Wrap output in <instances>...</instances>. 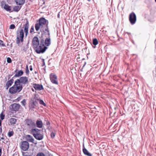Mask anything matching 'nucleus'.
<instances>
[{"instance_id": "nucleus-1", "label": "nucleus", "mask_w": 156, "mask_h": 156, "mask_svg": "<svg viewBox=\"0 0 156 156\" xmlns=\"http://www.w3.org/2000/svg\"><path fill=\"white\" fill-rule=\"evenodd\" d=\"M44 40L41 39L40 41L37 37H34L33 39L32 45L36 52L38 54L44 53L47 48L44 45Z\"/></svg>"}, {"instance_id": "nucleus-2", "label": "nucleus", "mask_w": 156, "mask_h": 156, "mask_svg": "<svg viewBox=\"0 0 156 156\" xmlns=\"http://www.w3.org/2000/svg\"><path fill=\"white\" fill-rule=\"evenodd\" d=\"M48 20L44 18L41 17L39 20V23L35 25V28L37 31H38L39 29H41L45 33L46 32L48 33V35L50 36L49 31L48 30Z\"/></svg>"}, {"instance_id": "nucleus-3", "label": "nucleus", "mask_w": 156, "mask_h": 156, "mask_svg": "<svg viewBox=\"0 0 156 156\" xmlns=\"http://www.w3.org/2000/svg\"><path fill=\"white\" fill-rule=\"evenodd\" d=\"M29 27V23L27 21L26 23L23 25V29H22L20 31H17V37L16 39V43L19 44L20 42L23 41V38L24 36L23 30L26 37L27 36Z\"/></svg>"}, {"instance_id": "nucleus-4", "label": "nucleus", "mask_w": 156, "mask_h": 156, "mask_svg": "<svg viewBox=\"0 0 156 156\" xmlns=\"http://www.w3.org/2000/svg\"><path fill=\"white\" fill-rule=\"evenodd\" d=\"M23 88L15 81L14 85L9 88V92L11 94H15L20 92Z\"/></svg>"}, {"instance_id": "nucleus-5", "label": "nucleus", "mask_w": 156, "mask_h": 156, "mask_svg": "<svg viewBox=\"0 0 156 156\" xmlns=\"http://www.w3.org/2000/svg\"><path fill=\"white\" fill-rule=\"evenodd\" d=\"M30 132L35 138L38 140H42L43 138V135L40 133V131L37 129H31Z\"/></svg>"}, {"instance_id": "nucleus-6", "label": "nucleus", "mask_w": 156, "mask_h": 156, "mask_svg": "<svg viewBox=\"0 0 156 156\" xmlns=\"http://www.w3.org/2000/svg\"><path fill=\"white\" fill-rule=\"evenodd\" d=\"M22 88L23 87L29 83L28 78L26 76H22L16 79L15 81Z\"/></svg>"}, {"instance_id": "nucleus-7", "label": "nucleus", "mask_w": 156, "mask_h": 156, "mask_svg": "<svg viewBox=\"0 0 156 156\" xmlns=\"http://www.w3.org/2000/svg\"><path fill=\"white\" fill-rule=\"evenodd\" d=\"M25 125L30 129H33L36 126L35 122L30 119H27L25 120Z\"/></svg>"}, {"instance_id": "nucleus-8", "label": "nucleus", "mask_w": 156, "mask_h": 156, "mask_svg": "<svg viewBox=\"0 0 156 156\" xmlns=\"http://www.w3.org/2000/svg\"><path fill=\"white\" fill-rule=\"evenodd\" d=\"M129 20L131 24H134L135 23L136 20V17L134 13L132 12L130 14Z\"/></svg>"}, {"instance_id": "nucleus-9", "label": "nucleus", "mask_w": 156, "mask_h": 156, "mask_svg": "<svg viewBox=\"0 0 156 156\" xmlns=\"http://www.w3.org/2000/svg\"><path fill=\"white\" fill-rule=\"evenodd\" d=\"M21 149L24 151H26L28 150L29 147V144L27 141H23L21 142L20 146Z\"/></svg>"}, {"instance_id": "nucleus-10", "label": "nucleus", "mask_w": 156, "mask_h": 156, "mask_svg": "<svg viewBox=\"0 0 156 156\" xmlns=\"http://www.w3.org/2000/svg\"><path fill=\"white\" fill-rule=\"evenodd\" d=\"M50 78L51 82L54 84L58 85V82L57 80V76L55 74L51 73L50 75Z\"/></svg>"}, {"instance_id": "nucleus-11", "label": "nucleus", "mask_w": 156, "mask_h": 156, "mask_svg": "<svg viewBox=\"0 0 156 156\" xmlns=\"http://www.w3.org/2000/svg\"><path fill=\"white\" fill-rule=\"evenodd\" d=\"M14 82V80L11 79L9 80H8L5 86V87L6 90H8L9 88L10 87L13 83Z\"/></svg>"}, {"instance_id": "nucleus-12", "label": "nucleus", "mask_w": 156, "mask_h": 156, "mask_svg": "<svg viewBox=\"0 0 156 156\" xmlns=\"http://www.w3.org/2000/svg\"><path fill=\"white\" fill-rule=\"evenodd\" d=\"M33 87L35 90H41L44 89L42 85L39 84L34 83L33 85Z\"/></svg>"}, {"instance_id": "nucleus-13", "label": "nucleus", "mask_w": 156, "mask_h": 156, "mask_svg": "<svg viewBox=\"0 0 156 156\" xmlns=\"http://www.w3.org/2000/svg\"><path fill=\"white\" fill-rule=\"evenodd\" d=\"M20 105L17 104L15 103L12 105V110L14 111H17L19 109Z\"/></svg>"}, {"instance_id": "nucleus-14", "label": "nucleus", "mask_w": 156, "mask_h": 156, "mask_svg": "<svg viewBox=\"0 0 156 156\" xmlns=\"http://www.w3.org/2000/svg\"><path fill=\"white\" fill-rule=\"evenodd\" d=\"M25 138L28 141L34 143V140L31 135H27L25 136Z\"/></svg>"}, {"instance_id": "nucleus-15", "label": "nucleus", "mask_w": 156, "mask_h": 156, "mask_svg": "<svg viewBox=\"0 0 156 156\" xmlns=\"http://www.w3.org/2000/svg\"><path fill=\"white\" fill-rule=\"evenodd\" d=\"M51 44V39L49 37L46 38L44 41V45L45 44L46 46H49Z\"/></svg>"}, {"instance_id": "nucleus-16", "label": "nucleus", "mask_w": 156, "mask_h": 156, "mask_svg": "<svg viewBox=\"0 0 156 156\" xmlns=\"http://www.w3.org/2000/svg\"><path fill=\"white\" fill-rule=\"evenodd\" d=\"M36 124L37 127L41 128L43 126V123L41 121L37 120L36 121Z\"/></svg>"}, {"instance_id": "nucleus-17", "label": "nucleus", "mask_w": 156, "mask_h": 156, "mask_svg": "<svg viewBox=\"0 0 156 156\" xmlns=\"http://www.w3.org/2000/svg\"><path fill=\"white\" fill-rule=\"evenodd\" d=\"M23 71L22 70H20L16 73L15 75L14 76L16 77L20 76L23 75Z\"/></svg>"}, {"instance_id": "nucleus-18", "label": "nucleus", "mask_w": 156, "mask_h": 156, "mask_svg": "<svg viewBox=\"0 0 156 156\" xmlns=\"http://www.w3.org/2000/svg\"><path fill=\"white\" fill-rule=\"evenodd\" d=\"M17 4L21 5L23 4L25 2V0H15Z\"/></svg>"}, {"instance_id": "nucleus-19", "label": "nucleus", "mask_w": 156, "mask_h": 156, "mask_svg": "<svg viewBox=\"0 0 156 156\" xmlns=\"http://www.w3.org/2000/svg\"><path fill=\"white\" fill-rule=\"evenodd\" d=\"M17 121L16 119L14 118H11L10 119V122L11 124H15Z\"/></svg>"}, {"instance_id": "nucleus-20", "label": "nucleus", "mask_w": 156, "mask_h": 156, "mask_svg": "<svg viewBox=\"0 0 156 156\" xmlns=\"http://www.w3.org/2000/svg\"><path fill=\"white\" fill-rule=\"evenodd\" d=\"M36 106L33 103H31L30 104V109L31 111H33V109L35 108V106Z\"/></svg>"}, {"instance_id": "nucleus-21", "label": "nucleus", "mask_w": 156, "mask_h": 156, "mask_svg": "<svg viewBox=\"0 0 156 156\" xmlns=\"http://www.w3.org/2000/svg\"><path fill=\"white\" fill-rule=\"evenodd\" d=\"M4 8L7 11H10L11 10L10 7L8 5L5 4L4 6Z\"/></svg>"}, {"instance_id": "nucleus-22", "label": "nucleus", "mask_w": 156, "mask_h": 156, "mask_svg": "<svg viewBox=\"0 0 156 156\" xmlns=\"http://www.w3.org/2000/svg\"><path fill=\"white\" fill-rule=\"evenodd\" d=\"M21 7H20L19 6H16L14 7L13 10L14 11L16 12H18L20 9Z\"/></svg>"}, {"instance_id": "nucleus-23", "label": "nucleus", "mask_w": 156, "mask_h": 156, "mask_svg": "<svg viewBox=\"0 0 156 156\" xmlns=\"http://www.w3.org/2000/svg\"><path fill=\"white\" fill-rule=\"evenodd\" d=\"M98 41L96 38H94L93 40V44L94 45H96L98 44Z\"/></svg>"}, {"instance_id": "nucleus-24", "label": "nucleus", "mask_w": 156, "mask_h": 156, "mask_svg": "<svg viewBox=\"0 0 156 156\" xmlns=\"http://www.w3.org/2000/svg\"><path fill=\"white\" fill-rule=\"evenodd\" d=\"M83 153L87 155H88V151L84 147V146H83Z\"/></svg>"}, {"instance_id": "nucleus-25", "label": "nucleus", "mask_w": 156, "mask_h": 156, "mask_svg": "<svg viewBox=\"0 0 156 156\" xmlns=\"http://www.w3.org/2000/svg\"><path fill=\"white\" fill-rule=\"evenodd\" d=\"M37 101H39V103H40V104L42 105H43L44 106H45V104L44 103L42 100L38 99H37Z\"/></svg>"}, {"instance_id": "nucleus-26", "label": "nucleus", "mask_w": 156, "mask_h": 156, "mask_svg": "<svg viewBox=\"0 0 156 156\" xmlns=\"http://www.w3.org/2000/svg\"><path fill=\"white\" fill-rule=\"evenodd\" d=\"M26 103V100L24 99L21 101V104L24 107H25Z\"/></svg>"}, {"instance_id": "nucleus-27", "label": "nucleus", "mask_w": 156, "mask_h": 156, "mask_svg": "<svg viewBox=\"0 0 156 156\" xmlns=\"http://www.w3.org/2000/svg\"><path fill=\"white\" fill-rule=\"evenodd\" d=\"M14 134V132L13 131H9L8 133V136L9 137L12 136Z\"/></svg>"}, {"instance_id": "nucleus-28", "label": "nucleus", "mask_w": 156, "mask_h": 156, "mask_svg": "<svg viewBox=\"0 0 156 156\" xmlns=\"http://www.w3.org/2000/svg\"><path fill=\"white\" fill-rule=\"evenodd\" d=\"M0 46L2 47H5V44H4L3 42L1 40H0Z\"/></svg>"}, {"instance_id": "nucleus-29", "label": "nucleus", "mask_w": 156, "mask_h": 156, "mask_svg": "<svg viewBox=\"0 0 156 156\" xmlns=\"http://www.w3.org/2000/svg\"><path fill=\"white\" fill-rule=\"evenodd\" d=\"M0 117L2 120H3L4 119L5 115H3V112H2L0 115Z\"/></svg>"}, {"instance_id": "nucleus-30", "label": "nucleus", "mask_w": 156, "mask_h": 156, "mask_svg": "<svg viewBox=\"0 0 156 156\" xmlns=\"http://www.w3.org/2000/svg\"><path fill=\"white\" fill-rule=\"evenodd\" d=\"M36 156H45V155L44 153L40 152L38 153Z\"/></svg>"}, {"instance_id": "nucleus-31", "label": "nucleus", "mask_w": 156, "mask_h": 156, "mask_svg": "<svg viewBox=\"0 0 156 156\" xmlns=\"http://www.w3.org/2000/svg\"><path fill=\"white\" fill-rule=\"evenodd\" d=\"M26 73L27 74H28L29 73V70L28 69V66L27 65H26Z\"/></svg>"}, {"instance_id": "nucleus-32", "label": "nucleus", "mask_w": 156, "mask_h": 156, "mask_svg": "<svg viewBox=\"0 0 156 156\" xmlns=\"http://www.w3.org/2000/svg\"><path fill=\"white\" fill-rule=\"evenodd\" d=\"M7 61L8 63H10L12 62V60L10 58L8 57L7 58Z\"/></svg>"}, {"instance_id": "nucleus-33", "label": "nucleus", "mask_w": 156, "mask_h": 156, "mask_svg": "<svg viewBox=\"0 0 156 156\" xmlns=\"http://www.w3.org/2000/svg\"><path fill=\"white\" fill-rule=\"evenodd\" d=\"M15 27V25L14 24H11L10 26V29H14Z\"/></svg>"}, {"instance_id": "nucleus-34", "label": "nucleus", "mask_w": 156, "mask_h": 156, "mask_svg": "<svg viewBox=\"0 0 156 156\" xmlns=\"http://www.w3.org/2000/svg\"><path fill=\"white\" fill-rule=\"evenodd\" d=\"M55 136V134L53 132H51V137L53 138Z\"/></svg>"}, {"instance_id": "nucleus-35", "label": "nucleus", "mask_w": 156, "mask_h": 156, "mask_svg": "<svg viewBox=\"0 0 156 156\" xmlns=\"http://www.w3.org/2000/svg\"><path fill=\"white\" fill-rule=\"evenodd\" d=\"M34 27L33 26H32L30 29V32L31 33H32L34 31Z\"/></svg>"}, {"instance_id": "nucleus-36", "label": "nucleus", "mask_w": 156, "mask_h": 156, "mask_svg": "<svg viewBox=\"0 0 156 156\" xmlns=\"http://www.w3.org/2000/svg\"><path fill=\"white\" fill-rule=\"evenodd\" d=\"M37 99L35 100L34 101H33V102H32V103H33L35 105L37 106Z\"/></svg>"}, {"instance_id": "nucleus-37", "label": "nucleus", "mask_w": 156, "mask_h": 156, "mask_svg": "<svg viewBox=\"0 0 156 156\" xmlns=\"http://www.w3.org/2000/svg\"><path fill=\"white\" fill-rule=\"evenodd\" d=\"M22 97H18L17 98V99H16V100L18 101H19L20 100L21 98H22Z\"/></svg>"}, {"instance_id": "nucleus-38", "label": "nucleus", "mask_w": 156, "mask_h": 156, "mask_svg": "<svg viewBox=\"0 0 156 156\" xmlns=\"http://www.w3.org/2000/svg\"><path fill=\"white\" fill-rule=\"evenodd\" d=\"M30 71H32L33 70V68L32 66H30Z\"/></svg>"}, {"instance_id": "nucleus-39", "label": "nucleus", "mask_w": 156, "mask_h": 156, "mask_svg": "<svg viewBox=\"0 0 156 156\" xmlns=\"http://www.w3.org/2000/svg\"><path fill=\"white\" fill-rule=\"evenodd\" d=\"M2 148L1 147H0V156H1L2 154Z\"/></svg>"}, {"instance_id": "nucleus-40", "label": "nucleus", "mask_w": 156, "mask_h": 156, "mask_svg": "<svg viewBox=\"0 0 156 156\" xmlns=\"http://www.w3.org/2000/svg\"><path fill=\"white\" fill-rule=\"evenodd\" d=\"M11 76H12V75H8V77L9 78H10Z\"/></svg>"}, {"instance_id": "nucleus-41", "label": "nucleus", "mask_w": 156, "mask_h": 156, "mask_svg": "<svg viewBox=\"0 0 156 156\" xmlns=\"http://www.w3.org/2000/svg\"><path fill=\"white\" fill-rule=\"evenodd\" d=\"M92 155L90 153L88 152V156H92Z\"/></svg>"}, {"instance_id": "nucleus-42", "label": "nucleus", "mask_w": 156, "mask_h": 156, "mask_svg": "<svg viewBox=\"0 0 156 156\" xmlns=\"http://www.w3.org/2000/svg\"><path fill=\"white\" fill-rule=\"evenodd\" d=\"M46 123L47 125H49L50 124L49 122H47Z\"/></svg>"}, {"instance_id": "nucleus-43", "label": "nucleus", "mask_w": 156, "mask_h": 156, "mask_svg": "<svg viewBox=\"0 0 156 156\" xmlns=\"http://www.w3.org/2000/svg\"><path fill=\"white\" fill-rule=\"evenodd\" d=\"M57 16H58V18H59V16H60V15H59V13H58V15H57Z\"/></svg>"}, {"instance_id": "nucleus-44", "label": "nucleus", "mask_w": 156, "mask_h": 156, "mask_svg": "<svg viewBox=\"0 0 156 156\" xmlns=\"http://www.w3.org/2000/svg\"><path fill=\"white\" fill-rule=\"evenodd\" d=\"M2 129L0 127V133H1L2 132Z\"/></svg>"}, {"instance_id": "nucleus-45", "label": "nucleus", "mask_w": 156, "mask_h": 156, "mask_svg": "<svg viewBox=\"0 0 156 156\" xmlns=\"http://www.w3.org/2000/svg\"><path fill=\"white\" fill-rule=\"evenodd\" d=\"M1 122L2 121L1 120H0V126H1Z\"/></svg>"}, {"instance_id": "nucleus-46", "label": "nucleus", "mask_w": 156, "mask_h": 156, "mask_svg": "<svg viewBox=\"0 0 156 156\" xmlns=\"http://www.w3.org/2000/svg\"><path fill=\"white\" fill-rule=\"evenodd\" d=\"M26 49H25L24 48L23 49V51H26Z\"/></svg>"}, {"instance_id": "nucleus-47", "label": "nucleus", "mask_w": 156, "mask_h": 156, "mask_svg": "<svg viewBox=\"0 0 156 156\" xmlns=\"http://www.w3.org/2000/svg\"><path fill=\"white\" fill-rule=\"evenodd\" d=\"M86 64V63L85 62V64H84V65H83V68L84 67V66H85V65Z\"/></svg>"}, {"instance_id": "nucleus-48", "label": "nucleus", "mask_w": 156, "mask_h": 156, "mask_svg": "<svg viewBox=\"0 0 156 156\" xmlns=\"http://www.w3.org/2000/svg\"><path fill=\"white\" fill-rule=\"evenodd\" d=\"M32 90L33 91H34V90L33 88H32Z\"/></svg>"}, {"instance_id": "nucleus-49", "label": "nucleus", "mask_w": 156, "mask_h": 156, "mask_svg": "<svg viewBox=\"0 0 156 156\" xmlns=\"http://www.w3.org/2000/svg\"><path fill=\"white\" fill-rule=\"evenodd\" d=\"M1 139H2V140H3L4 139V138H3V137H2V138H1Z\"/></svg>"}, {"instance_id": "nucleus-50", "label": "nucleus", "mask_w": 156, "mask_h": 156, "mask_svg": "<svg viewBox=\"0 0 156 156\" xmlns=\"http://www.w3.org/2000/svg\"><path fill=\"white\" fill-rule=\"evenodd\" d=\"M25 156H31L29 155H26Z\"/></svg>"}, {"instance_id": "nucleus-51", "label": "nucleus", "mask_w": 156, "mask_h": 156, "mask_svg": "<svg viewBox=\"0 0 156 156\" xmlns=\"http://www.w3.org/2000/svg\"><path fill=\"white\" fill-rule=\"evenodd\" d=\"M155 2H156V0H155Z\"/></svg>"}, {"instance_id": "nucleus-52", "label": "nucleus", "mask_w": 156, "mask_h": 156, "mask_svg": "<svg viewBox=\"0 0 156 156\" xmlns=\"http://www.w3.org/2000/svg\"><path fill=\"white\" fill-rule=\"evenodd\" d=\"M90 0H88V1H89Z\"/></svg>"}]
</instances>
